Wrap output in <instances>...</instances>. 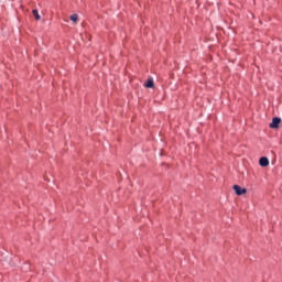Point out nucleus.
I'll list each match as a JSON object with an SVG mask.
<instances>
[{
  "label": "nucleus",
  "mask_w": 282,
  "mask_h": 282,
  "mask_svg": "<svg viewBox=\"0 0 282 282\" xmlns=\"http://www.w3.org/2000/svg\"><path fill=\"white\" fill-rule=\"evenodd\" d=\"M234 191L238 196L246 195V193H248V189L241 188L239 185H234Z\"/></svg>",
  "instance_id": "f257e3e1"
},
{
  "label": "nucleus",
  "mask_w": 282,
  "mask_h": 282,
  "mask_svg": "<svg viewBox=\"0 0 282 282\" xmlns=\"http://www.w3.org/2000/svg\"><path fill=\"white\" fill-rule=\"evenodd\" d=\"M279 124H281V118L274 117L272 122L270 123L271 129H279Z\"/></svg>",
  "instance_id": "f03ea898"
},
{
  "label": "nucleus",
  "mask_w": 282,
  "mask_h": 282,
  "mask_svg": "<svg viewBox=\"0 0 282 282\" xmlns=\"http://www.w3.org/2000/svg\"><path fill=\"white\" fill-rule=\"evenodd\" d=\"M259 164H260V166H263V167L270 166V160H268V158H265V156H262L259 160Z\"/></svg>",
  "instance_id": "7ed1b4c3"
},
{
  "label": "nucleus",
  "mask_w": 282,
  "mask_h": 282,
  "mask_svg": "<svg viewBox=\"0 0 282 282\" xmlns=\"http://www.w3.org/2000/svg\"><path fill=\"white\" fill-rule=\"evenodd\" d=\"M144 87H147L148 89H153V87H155V83L153 82V78H149L145 82Z\"/></svg>",
  "instance_id": "20e7f679"
},
{
  "label": "nucleus",
  "mask_w": 282,
  "mask_h": 282,
  "mask_svg": "<svg viewBox=\"0 0 282 282\" xmlns=\"http://www.w3.org/2000/svg\"><path fill=\"white\" fill-rule=\"evenodd\" d=\"M32 13H33V17L36 19V21H41V14H39V10L34 9Z\"/></svg>",
  "instance_id": "39448f33"
},
{
  "label": "nucleus",
  "mask_w": 282,
  "mask_h": 282,
  "mask_svg": "<svg viewBox=\"0 0 282 282\" xmlns=\"http://www.w3.org/2000/svg\"><path fill=\"white\" fill-rule=\"evenodd\" d=\"M70 21H73V23H76L78 21V14H72L70 15Z\"/></svg>",
  "instance_id": "423d86ee"
}]
</instances>
